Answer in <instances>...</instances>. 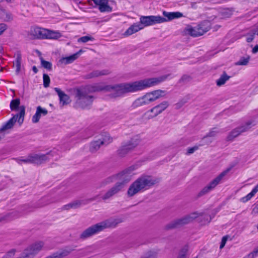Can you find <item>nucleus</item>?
<instances>
[{"label": "nucleus", "instance_id": "40", "mask_svg": "<svg viewBox=\"0 0 258 258\" xmlns=\"http://www.w3.org/2000/svg\"><path fill=\"white\" fill-rule=\"evenodd\" d=\"M254 195L250 192L248 194H247L246 196L242 197L240 199V201L242 203H246L249 200H250Z\"/></svg>", "mask_w": 258, "mask_h": 258}, {"label": "nucleus", "instance_id": "63", "mask_svg": "<svg viewBox=\"0 0 258 258\" xmlns=\"http://www.w3.org/2000/svg\"><path fill=\"white\" fill-rule=\"evenodd\" d=\"M6 1H7V2H10V1H11V0H6Z\"/></svg>", "mask_w": 258, "mask_h": 258}, {"label": "nucleus", "instance_id": "8", "mask_svg": "<svg viewBox=\"0 0 258 258\" xmlns=\"http://www.w3.org/2000/svg\"><path fill=\"white\" fill-rule=\"evenodd\" d=\"M229 169H227L221 173L217 177L211 181L209 184L204 187L199 193L198 196L202 197L213 190L221 181L223 178L229 172Z\"/></svg>", "mask_w": 258, "mask_h": 258}, {"label": "nucleus", "instance_id": "54", "mask_svg": "<svg viewBox=\"0 0 258 258\" xmlns=\"http://www.w3.org/2000/svg\"><path fill=\"white\" fill-rule=\"evenodd\" d=\"M258 52V45H256L252 49V52L253 53H256Z\"/></svg>", "mask_w": 258, "mask_h": 258}, {"label": "nucleus", "instance_id": "20", "mask_svg": "<svg viewBox=\"0 0 258 258\" xmlns=\"http://www.w3.org/2000/svg\"><path fill=\"white\" fill-rule=\"evenodd\" d=\"M203 32L199 30L198 26L192 27L187 26L184 29V32L185 34H189L192 37H198L203 35Z\"/></svg>", "mask_w": 258, "mask_h": 258}, {"label": "nucleus", "instance_id": "18", "mask_svg": "<svg viewBox=\"0 0 258 258\" xmlns=\"http://www.w3.org/2000/svg\"><path fill=\"white\" fill-rule=\"evenodd\" d=\"M110 74V71L108 69L102 70H94L87 74L85 78L87 79L99 77L103 76H107Z\"/></svg>", "mask_w": 258, "mask_h": 258}, {"label": "nucleus", "instance_id": "5", "mask_svg": "<svg viewBox=\"0 0 258 258\" xmlns=\"http://www.w3.org/2000/svg\"><path fill=\"white\" fill-rule=\"evenodd\" d=\"M133 175L134 173L131 169H127L117 174L114 176H110L103 180L98 187L99 188L104 187L106 185L113 182L115 179L118 180L117 182L122 183L123 187L125 183L131 180Z\"/></svg>", "mask_w": 258, "mask_h": 258}, {"label": "nucleus", "instance_id": "12", "mask_svg": "<svg viewBox=\"0 0 258 258\" xmlns=\"http://www.w3.org/2000/svg\"><path fill=\"white\" fill-rule=\"evenodd\" d=\"M256 124V122L250 120L247 121L245 125L235 128L230 133L227 137L228 140L232 141L235 138L238 136L241 133L248 131L252 126L255 125Z\"/></svg>", "mask_w": 258, "mask_h": 258}, {"label": "nucleus", "instance_id": "25", "mask_svg": "<svg viewBox=\"0 0 258 258\" xmlns=\"http://www.w3.org/2000/svg\"><path fill=\"white\" fill-rule=\"evenodd\" d=\"M164 92L163 91L158 90L147 93L146 94L147 95L148 98H150V102L151 103L162 96V94Z\"/></svg>", "mask_w": 258, "mask_h": 258}, {"label": "nucleus", "instance_id": "2", "mask_svg": "<svg viewBox=\"0 0 258 258\" xmlns=\"http://www.w3.org/2000/svg\"><path fill=\"white\" fill-rule=\"evenodd\" d=\"M123 221L121 218H111L107 219L86 229L80 235V238L85 239L105 229L115 228Z\"/></svg>", "mask_w": 258, "mask_h": 258}, {"label": "nucleus", "instance_id": "39", "mask_svg": "<svg viewBox=\"0 0 258 258\" xmlns=\"http://www.w3.org/2000/svg\"><path fill=\"white\" fill-rule=\"evenodd\" d=\"M157 254L155 252L149 251L141 258H156Z\"/></svg>", "mask_w": 258, "mask_h": 258}, {"label": "nucleus", "instance_id": "24", "mask_svg": "<svg viewBox=\"0 0 258 258\" xmlns=\"http://www.w3.org/2000/svg\"><path fill=\"white\" fill-rule=\"evenodd\" d=\"M163 14L166 18H165L166 19L165 22L183 17V14L179 12H167L164 11Z\"/></svg>", "mask_w": 258, "mask_h": 258}, {"label": "nucleus", "instance_id": "51", "mask_svg": "<svg viewBox=\"0 0 258 258\" xmlns=\"http://www.w3.org/2000/svg\"><path fill=\"white\" fill-rule=\"evenodd\" d=\"M190 78L189 76L187 75H184L182 77V78L180 79V81L182 82H186L190 80Z\"/></svg>", "mask_w": 258, "mask_h": 258}, {"label": "nucleus", "instance_id": "32", "mask_svg": "<svg viewBox=\"0 0 258 258\" xmlns=\"http://www.w3.org/2000/svg\"><path fill=\"white\" fill-rule=\"evenodd\" d=\"M45 39H56L60 37V34L58 32H55L47 30V33H46Z\"/></svg>", "mask_w": 258, "mask_h": 258}, {"label": "nucleus", "instance_id": "13", "mask_svg": "<svg viewBox=\"0 0 258 258\" xmlns=\"http://www.w3.org/2000/svg\"><path fill=\"white\" fill-rule=\"evenodd\" d=\"M44 243L42 241L36 242L25 249L24 251V254L25 257L32 258L42 249Z\"/></svg>", "mask_w": 258, "mask_h": 258}, {"label": "nucleus", "instance_id": "15", "mask_svg": "<svg viewBox=\"0 0 258 258\" xmlns=\"http://www.w3.org/2000/svg\"><path fill=\"white\" fill-rule=\"evenodd\" d=\"M46 33H47V30L42 29L39 27H35L31 29L30 35L31 38L33 39H45Z\"/></svg>", "mask_w": 258, "mask_h": 258}, {"label": "nucleus", "instance_id": "47", "mask_svg": "<svg viewBox=\"0 0 258 258\" xmlns=\"http://www.w3.org/2000/svg\"><path fill=\"white\" fill-rule=\"evenodd\" d=\"M20 161L26 163H32L31 157L29 155L27 158L24 159H18V162L20 163Z\"/></svg>", "mask_w": 258, "mask_h": 258}, {"label": "nucleus", "instance_id": "55", "mask_svg": "<svg viewBox=\"0 0 258 258\" xmlns=\"http://www.w3.org/2000/svg\"><path fill=\"white\" fill-rule=\"evenodd\" d=\"M124 116L125 115L124 114L121 113L120 115H119L118 116H116V117L118 118V119H122L124 117Z\"/></svg>", "mask_w": 258, "mask_h": 258}, {"label": "nucleus", "instance_id": "52", "mask_svg": "<svg viewBox=\"0 0 258 258\" xmlns=\"http://www.w3.org/2000/svg\"><path fill=\"white\" fill-rule=\"evenodd\" d=\"M204 219H205V221L204 222L205 224L206 223H210L212 219V218L211 217V216L208 215H205L204 216Z\"/></svg>", "mask_w": 258, "mask_h": 258}, {"label": "nucleus", "instance_id": "38", "mask_svg": "<svg viewBox=\"0 0 258 258\" xmlns=\"http://www.w3.org/2000/svg\"><path fill=\"white\" fill-rule=\"evenodd\" d=\"M3 14H2V17L4 21H10L12 20L13 17L11 13L3 11Z\"/></svg>", "mask_w": 258, "mask_h": 258}, {"label": "nucleus", "instance_id": "14", "mask_svg": "<svg viewBox=\"0 0 258 258\" xmlns=\"http://www.w3.org/2000/svg\"><path fill=\"white\" fill-rule=\"evenodd\" d=\"M123 188V184L121 182H116L111 188L108 190L102 197L103 201H106L111 199L114 195L118 193Z\"/></svg>", "mask_w": 258, "mask_h": 258}, {"label": "nucleus", "instance_id": "6", "mask_svg": "<svg viewBox=\"0 0 258 258\" xmlns=\"http://www.w3.org/2000/svg\"><path fill=\"white\" fill-rule=\"evenodd\" d=\"M201 214L197 212L192 213L180 219H176L166 226L167 229L177 228L192 222Z\"/></svg>", "mask_w": 258, "mask_h": 258}, {"label": "nucleus", "instance_id": "26", "mask_svg": "<svg viewBox=\"0 0 258 258\" xmlns=\"http://www.w3.org/2000/svg\"><path fill=\"white\" fill-rule=\"evenodd\" d=\"M84 204L85 203L83 202V201H76L67 205H64L62 207L61 209L62 210H68L70 209H77L80 207L82 205Z\"/></svg>", "mask_w": 258, "mask_h": 258}, {"label": "nucleus", "instance_id": "46", "mask_svg": "<svg viewBox=\"0 0 258 258\" xmlns=\"http://www.w3.org/2000/svg\"><path fill=\"white\" fill-rule=\"evenodd\" d=\"M227 239H228V236H224L222 237V240L221 242V244L220 245V249H222L224 247Z\"/></svg>", "mask_w": 258, "mask_h": 258}, {"label": "nucleus", "instance_id": "33", "mask_svg": "<svg viewBox=\"0 0 258 258\" xmlns=\"http://www.w3.org/2000/svg\"><path fill=\"white\" fill-rule=\"evenodd\" d=\"M20 104V101L19 99L12 100L10 103V108L12 110H17Z\"/></svg>", "mask_w": 258, "mask_h": 258}, {"label": "nucleus", "instance_id": "29", "mask_svg": "<svg viewBox=\"0 0 258 258\" xmlns=\"http://www.w3.org/2000/svg\"><path fill=\"white\" fill-rule=\"evenodd\" d=\"M199 30L204 31L203 34L208 31L210 29V23L209 21H204L198 25Z\"/></svg>", "mask_w": 258, "mask_h": 258}, {"label": "nucleus", "instance_id": "57", "mask_svg": "<svg viewBox=\"0 0 258 258\" xmlns=\"http://www.w3.org/2000/svg\"><path fill=\"white\" fill-rule=\"evenodd\" d=\"M32 70H33V71L35 74H36V73H37V72H38V70H37V69L36 67H35V66H33V68H32Z\"/></svg>", "mask_w": 258, "mask_h": 258}, {"label": "nucleus", "instance_id": "50", "mask_svg": "<svg viewBox=\"0 0 258 258\" xmlns=\"http://www.w3.org/2000/svg\"><path fill=\"white\" fill-rule=\"evenodd\" d=\"M198 148H199L198 146H194L193 147L188 148L187 149L186 154L189 155V154H192L193 153H194V152L195 151L197 150L198 149Z\"/></svg>", "mask_w": 258, "mask_h": 258}, {"label": "nucleus", "instance_id": "10", "mask_svg": "<svg viewBox=\"0 0 258 258\" xmlns=\"http://www.w3.org/2000/svg\"><path fill=\"white\" fill-rule=\"evenodd\" d=\"M141 142V139L138 136H135L132 138L131 140L122 145L118 150V154L121 156L126 155L130 151L133 150Z\"/></svg>", "mask_w": 258, "mask_h": 258}, {"label": "nucleus", "instance_id": "43", "mask_svg": "<svg viewBox=\"0 0 258 258\" xmlns=\"http://www.w3.org/2000/svg\"><path fill=\"white\" fill-rule=\"evenodd\" d=\"M39 110H36L35 114L32 117V121L33 123H37L39 121L41 115L39 113Z\"/></svg>", "mask_w": 258, "mask_h": 258}, {"label": "nucleus", "instance_id": "62", "mask_svg": "<svg viewBox=\"0 0 258 258\" xmlns=\"http://www.w3.org/2000/svg\"><path fill=\"white\" fill-rule=\"evenodd\" d=\"M3 51V47L0 45V54L1 53H2Z\"/></svg>", "mask_w": 258, "mask_h": 258}, {"label": "nucleus", "instance_id": "48", "mask_svg": "<svg viewBox=\"0 0 258 258\" xmlns=\"http://www.w3.org/2000/svg\"><path fill=\"white\" fill-rule=\"evenodd\" d=\"M258 214V203L255 204L252 206L251 214L255 215Z\"/></svg>", "mask_w": 258, "mask_h": 258}, {"label": "nucleus", "instance_id": "42", "mask_svg": "<svg viewBox=\"0 0 258 258\" xmlns=\"http://www.w3.org/2000/svg\"><path fill=\"white\" fill-rule=\"evenodd\" d=\"M255 33L256 31H253V32L247 34L246 38V41L247 42H250L253 40Z\"/></svg>", "mask_w": 258, "mask_h": 258}, {"label": "nucleus", "instance_id": "9", "mask_svg": "<svg viewBox=\"0 0 258 258\" xmlns=\"http://www.w3.org/2000/svg\"><path fill=\"white\" fill-rule=\"evenodd\" d=\"M169 105V104L168 101H164L147 111L144 114V116L147 119L153 118L164 111Z\"/></svg>", "mask_w": 258, "mask_h": 258}, {"label": "nucleus", "instance_id": "4", "mask_svg": "<svg viewBox=\"0 0 258 258\" xmlns=\"http://www.w3.org/2000/svg\"><path fill=\"white\" fill-rule=\"evenodd\" d=\"M75 98L76 105L83 109L89 108L94 100L93 96L83 88L77 89Z\"/></svg>", "mask_w": 258, "mask_h": 258}, {"label": "nucleus", "instance_id": "17", "mask_svg": "<svg viewBox=\"0 0 258 258\" xmlns=\"http://www.w3.org/2000/svg\"><path fill=\"white\" fill-rule=\"evenodd\" d=\"M108 141H106L105 139H102V140H98L91 143L90 150L91 152H94L98 150L101 145H107L112 141V139L107 136Z\"/></svg>", "mask_w": 258, "mask_h": 258}, {"label": "nucleus", "instance_id": "11", "mask_svg": "<svg viewBox=\"0 0 258 258\" xmlns=\"http://www.w3.org/2000/svg\"><path fill=\"white\" fill-rule=\"evenodd\" d=\"M166 21L165 18L160 16H142L140 18V23L144 27L145 26H151L155 24L164 23Z\"/></svg>", "mask_w": 258, "mask_h": 258}, {"label": "nucleus", "instance_id": "37", "mask_svg": "<svg viewBox=\"0 0 258 258\" xmlns=\"http://www.w3.org/2000/svg\"><path fill=\"white\" fill-rule=\"evenodd\" d=\"M94 38L91 36H85L80 37L78 40V41L79 42H82V43H86L89 41H93L94 40Z\"/></svg>", "mask_w": 258, "mask_h": 258}, {"label": "nucleus", "instance_id": "53", "mask_svg": "<svg viewBox=\"0 0 258 258\" xmlns=\"http://www.w3.org/2000/svg\"><path fill=\"white\" fill-rule=\"evenodd\" d=\"M258 192V184L252 189L251 192L254 196Z\"/></svg>", "mask_w": 258, "mask_h": 258}, {"label": "nucleus", "instance_id": "16", "mask_svg": "<svg viewBox=\"0 0 258 258\" xmlns=\"http://www.w3.org/2000/svg\"><path fill=\"white\" fill-rule=\"evenodd\" d=\"M50 153L46 154L31 155L32 163L41 164L47 161L49 159Z\"/></svg>", "mask_w": 258, "mask_h": 258}, {"label": "nucleus", "instance_id": "36", "mask_svg": "<svg viewBox=\"0 0 258 258\" xmlns=\"http://www.w3.org/2000/svg\"><path fill=\"white\" fill-rule=\"evenodd\" d=\"M43 86L45 88H47L50 84V78L48 75L44 74L43 75Z\"/></svg>", "mask_w": 258, "mask_h": 258}, {"label": "nucleus", "instance_id": "27", "mask_svg": "<svg viewBox=\"0 0 258 258\" xmlns=\"http://www.w3.org/2000/svg\"><path fill=\"white\" fill-rule=\"evenodd\" d=\"M98 9L101 12H111L112 8L108 5L107 0H103L98 6Z\"/></svg>", "mask_w": 258, "mask_h": 258}, {"label": "nucleus", "instance_id": "49", "mask_svg": "<svg viewBox=\"0 0 258 258\" xmlns=\"http://www.w3.org/2000/svg\"><path fill=\"white\" fill-rule=\"evenodd\" d=\"M8 27L6 24L1 23L0 24V36L7 29Z\"/></svg>", "mask_w": 258, "mask_h": 258}, {"label": "nucleus", "instance_id": "44", "mask_svg": "<svg viewBox=\"0 0 258 258\" xmlns=\"http://www.w3.org/2000/svg\"><path fill=\"white\" fill-rule=\"evenodd\" d=\"M258 255V248L249 253L245 258H254Z\"/></svg>", "mask_w": 258, "mask_h": 258}, {"label": "nucleus", "instance_id": "19", "mask_svg": "<svg viewBox=\"0 0 258 258\" xmlns=\"http://www.w3.org/2000/svg\"><path fill=\"white\" fill-rule=\"evenodd\" d=\"M150 98L149 99L147 95L146 94L143 96L135 100L132 105V107L135 109L145 105H147L150 103Z\"/></svg>", "mask_w": 258, "mask_h": 258}, {"label": "nucleus", "instance_id": "58", "mask_svg": "<svg viewBox=\"0 0 258 258\" xmlns=\"http://www.w3.org/2000/svg\"><path fill=\"white\" fill-rule=\"evenodd\" d=\"M15 252V249H12V250L10 251L9 252H8V254L11 256V254H12L13 255L14 254Z\"/></svg>", "mask_w": 258, "mask_h": 258}, {"label": "nucleus", "instance_id": "28", "mask_svg": "<svg viewBox=\"0 0 258 258\" xmlns=\"http://www.w3.org/2000/svg\"><path fill=\"white\" fill-rule=\"evenodd\" d=\"M230 78V76L227 75L225 72H224L221 75L219 79L216 81V84L218 86H221L224 85L227 81Z\"/></svg>", "mask_w": 258, "mask_h": 258}, {"label": "nucleus", "instance_id": "60", "mask_svg": "<svg viewBox=\"0 0 258 258\" xmlns=\"http://www.w3.org/2000/svg\"><path fill=\"white\" fill-rule=\"evenodd\" d=\"M107 136H108V137H109L110 138H111V137L109 136V135H108V134H106V135L104 136V137L103 138V139H106V141H108V138H107V137H107Z\"/></svg>", "mask_w": 258, "mask_h": 258}, {"label": "nucleus", "instance_id": "7", "mask_svg": "<svg viewBox=\"0 0 258 258\" xmlns=\"http://www.w3.org/2000/svg\"><path fill=\"white\" fill-rule=\"evenodd\" d=\"M20 112L19 113L14 115L1 128V131H5L7 130L12 128L15 123L18 121L20 124H22L24 121V118L25 112V108L24 106H21L19 107Z\"/></svg>", "mask_w": 258, "mask_h": 258}, {"label": "nucleus", "instance_id": "45", "mask_svg": "<svg viewBox=\"0 0 258 258\" xmlns=\"http://www.w3.org/2000/svg\"><path fill=\"white\" fill-rule=\"evenodd\" d=\"M36 110H39V113L43 115H45L47 114L48 111L46 109L42 108L41 106H39L37 107Z\"/></svg>", "mask_w": 258, "mask_h": 258}, {"label": "nucleus", "instance_id": "30", "mask_svg": "<svg viewBox=\"0 0 258 258\" xmlns=\"http://www.w3.org/2000/svg\"><path fill=\"white\" fill-rule=\"evenodd\" d=\"M21 55L20 53H17L16 54V58L14 61V66L16 67V72L17 74H18L21 70Z\"/></svg>", "mask_w": 258, "mask_h": 258}, {"label": "nucleus", "instance_id": "61", "mask_svg": "<svg viewBox=\"0 0 258 258\" xmlns=\"http://www.w3.org/2000/svg\"><path fill=\"white\" fill-rule=\"evenodd\" d=\"M97 197H98V196H96V197H94V198H91V199H90V201H95V200H96V199H97Z\"/></svg>", "mask_w": 258, "mask_h": 258}, {"label": "nucleus", "instance_id": "3", "mask_svg": "<svg viewBox=\"0 0 258 258\" xmlns=\"http://www.w3.org/2000/svg\"><path fill=\"white\" fill-rule=\"evenodd\" d=\"M155 180L150 176H142L135 180L130 186L127 190L129 197H133L136 194L153 185Z\"/></svg>", "mask_w": 258, "mask_h": 258}, {"label": "nucleus", "instance_id": "1", "mask_svg": "<svg viewBox=\"0 0 258 258\" xmlns=\"http://www.w3.org/2000/svg\"><path fill=\"white\" fill-rule=\"evenodd\" d=\"M167 77V76H165L158 78L147 79L130 83H122L105 86H103L100 84H95L88 86L83 88L87 90L89 94L95 92L105 90L110 92L109 96L111 98H115L121 97L125 93L137 92L157 85L165 80Z\"/></svg>", "mask_w": 258, "mask_h": 258}, {"label": "nucleus", "instance_id": "56", "mask_svg": "<svg viewBox=\"0 0 258 258\" xmlns=\"http://www.w3.org/2000/svg\"><path fill=\"white\" fill-rule=\"evenodd\" d=\"M4 131H0V141L4 137L5 134H3Z\"/></svg>", "mask_w": 258, "mask_h": 258}, {"label": "nucleus", "instance_id": "21", "mask_svg": "<svg viewBox=\"0 0 258 258\" xmlns=\"http://www.w3.org/2000/svg\"><path fill=\"white\" fill-rule=\"evenodd\" d=\"M55 91L57 93L60 101V104L63 106L67 105L70 102V97L60 89L58 88H54Z\"/></svg>", "mask_w": 258, "mask_h": 258}, {"label": "nucleus", "instance_id": "23", "mask_svg": "<svg viewBox=\"0 0 258 258\" xmlns=\"http://www.w3.org/2000/svg\"><path fill=\"white\" fill-rule=\"evenodd\" d=\"M144 28V26L140 23H135L131 26L124 32V35L125 36L131 35L137 32L139 30Z\"/></svg>", "mask_w": 258, "mask_h": 258}, {"label": "nucleus", "instance_id": "22", "mask_svg": "<svg viewBox=\"0 0 258 258\" xmlns=\"http://www.w3.org/2000/svg\"><path fill=\"white\" fill-rule=\"evenodd\" d=\"M81 52H82V50H80L78 52H77L70 56L62 57L59 60V62L61 64H63L64 65L72 63L73 62H74L76 59H77L78 58V57Z\"/></svg>", "mask_w": 258, "mask_h": 258}, {"label": "nucleus", "instance_id": "34", "mask_svg": "<svg viewBox=\"0 0 258 258\" xmlns=\"http://www.w3.org/2000/svg\"><path fill=\"white\" fill-rule=\"evenodd\" d=\"M187 251L188 247L185 246L180 250L178 256L177 258H187Z\"/></svg>", "mask_w": 258, "mask_h": 258}, {"label": "nucleus", "instance_id": "59", "mask_svg": "<svg viewBox=\"0 0 258 258\" xmlns=\"http://www.w3.org/2000/svg\"><path fill=\"white\" fill-rule=\"evenodd\" d=\"M184 103V102H182V103L179 102L176 104V106L178 107H181Z\"/></svg>", "mask_w": 258, "mask_h": 258}, {"label": "nucleus", "instance_id": "31", "mask_svg": "<svg viewBox=\"0 0 258 258\" xmlns=\"http://www.w3.org/2000/svg\"><path fill=\"white\" fill-rule=\"evenodd\" d=\"M250 60V56H247L246 57H241L238 61L235 62L236 66H246Z\"/></svg>", "mask_w": 258, "mask_h": 258}, {"label": "nucleus", "instance_id": "35", "mask_svg": "<svg viewBox=\"0 0 258 258\" xmlns=\"http://www.w3.org/2000/svg\"><path fill=\"white\" fill-rule=\"evenodd\" d=\"M40 59L42 67L48 70H51L52 64L50 62L44 60L42 57H41Z\"/></svg>", "mask_w": 258, "mask_h": 258}, {"label": "nucleus", "instance_id": "41", "mask_svg": "<svg viewBox=\"0 0 258 258\" xmlns=\"http://www.w3.org/2000/svg\"><path fill=\"white\" fill-rule=\"evenodd\" d=\"M218 133V131L216 130V128H213L207 135L206 136L204 137L203 139H205L207 137H215L217 133Z\"/></svg>", "mask_w": 258, "mask_h": 258}]
</instances>
